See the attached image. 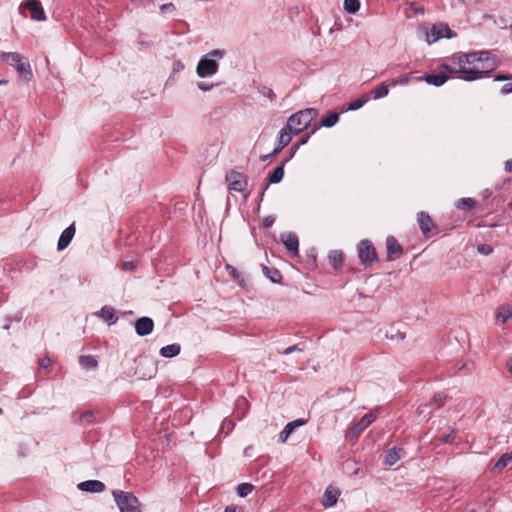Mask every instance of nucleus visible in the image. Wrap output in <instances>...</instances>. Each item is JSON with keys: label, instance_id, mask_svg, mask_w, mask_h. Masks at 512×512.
<instances>
[{"label": "nucleus", "instance_id": "nucleus-44", "mask_svg": "<svg viewBox=\"0 0 512 512\" xmlns=\"http://www.w3.org/2000/svg\"><path fill=\"white\" fill-rule=\"evenodd\" d=\"M218 83H211V84H208V83H205V82H198L197 83V87L201 90V91H210L211 89H213L215 86H217Z\"/></svg>", "mask_w": 512, "mask_h": 512}, {"label": "nucleus", "instance_id": "nucleus-41", "mask_svg": "<svg viewBox=\"0 0 512 512\" xmlns=\"http://www.w3.org/2000/svg\"><path fill=\"white\" fill-rule=\"evenodd\" d=\"M477 251L482 255H489L493 252V249L490 245L480 244L477 247Z\"/></svg>", "mask_w": 512, "mask_h": 512}, {"label": "nucleus", "instance_id": "nucleus-37", "mask_svg": "<svg viewBox=\"0 0 512 512\" xmlns=\"http://www.w3.org/2000/svg\"><path fill=\"white\" fill-rule=\"evenodd\" d=\"M456 433H457L456 428L449 427V433L441 436L440 441L445 444L451 443Z\"/></svg>", "mask_w": 512, "mask_h": 512}, {"label": "nucleus", "instance_id": "nucleus-55", "mask_svg": "<svg viewBox=\"0 0 512 512\" xmlns=\"http://www.w3.org/2000/svg\"><path fill=\"white\" fill-rule=\"evenodd\" d=\"M292 433V430H288L287 431V427L285 426L284 429L282 430V432L280 433V438L285 441L288 436Z\"/></svg>", "mask_w": 512, "mask_h": 512}, {"label": "nucleus", "instance_id": "nucleus-42", "mask_svg": "<svg viewBox=\"0 0 512 512\" xmlns=\"http://www.w3.org/2000/svg\"><path fill=\"white\" fill-rule=\"evenodd\" d=\"M365 104V100L358 98L352 102L349 103V109L350 110H358Z\"/></svg>", "mask_w": 512, "mask_h": 512}, {"label": "nucleus", "instance_id": "nucleus-57", "mask_svg": "<svg viewBox=\"0 0 512 512\" xmlns=\"http://www.w3.org/2000/svg\"><path fill=\"white\" fill-rule=\"evenodd\" d=\"M505 170L512 172V159L505 162Z\"/></svg>", "mask_w": 512, "mask_h": 512}, {"label": "nucleus", "instance_id": "nucleus-18", "mask_svg": "<svg viewBox=\"0 0 512 512\" xmlns=\"http://www.w3.org/2000/svg\"><path fill=\"white\" fill-rule=\"evenodd\" d=\"M340 495V492L337 488L328 486L324 492L323 498H322V505L325 508L332 507L336 504L338 497Z\"/></svg>", "mask_w": 512, "mask_h": 512}, {"label": "nucleus", "instance_id": "nucleus-52", "mask_svg": "<svg viewBox=\"0 0 512 512\" xmlns=\"http://www.w3.org/2000/svg\"><path fill=\"white\" fill-rule=\"evenodd\" d=\"M511 79H512L511 74H497L494 77L495 81H507V80H511Z\"/></svg>", "mask_w": 512, "mask_h": 512}, {"label": "nucleus", "instance_id": "nucleus-50", "mask_svg": "<svg viewBox=\"0 0 512 512\" xmlns=\"http://www.w3.org/2000/svg\"><path fill=\"white\" fill-rule=\"evenodd\" d=\"M38 364H39L40 368H44L45 369V368L50 366L51 360L48 357H43V358L39 359Z\"/></svg>", "mask_w": 512, "mask_h": 512}, {"label": "nucleus", "instance_id": "nucleus-7", "mask_svg": "<svg viewBox=\"0 0 512 512\" xmlns=\"http://www.w3.org/2000/svg\"><path fill=\"white\" fill-rule=\"evenodd\" d=\"M358 256L365 267H370L378 262L376 250L369 240H361L358 244Z\"/></svg>", "mask_w": 512, "mask_h": 512}, {"label": "nucleus", "instance_id": "nucleus-48", "mask_svg": "<svg viewBox=\"0 0 512 512\" xmlns=\"http://www.w3.org/2000/svg\"><path fill=\"white\" fill-rule=\"evenodd\" d=\"M275 222V217L272 216V215H269V216H266L264 219H263V227L264 228H270L273 226Z\"/></svg>", "mask_w": 512, "mask_h": 512}, {"label": "nucleus", "instance_id": "nucleus-14", "mask_svg": "<svg viewBox=\"0 0 512 512\" xmlns=\"http://www.w3.org/2000/svg\"><path fill=\"white\" fill-rule=\"evenodd\" d=\"M280 238L285 245L286 250L291 254V256L298 255L299 239L295 233H284L281 234Z\"/></svg>", "mask_w": 512, "mask_h": 512}, {"label": "nucleus", "instance_id": "nucleus-11", "mask_svg": "<svg viewBox=\"0 0 512 512\" xmlns=\"http://www.w3.org/2000/svg\"><path fill=\"white\" fill-rule=\"evenodd\" d=\"M376 419V415L372 412L365 414L357 423H355L348 431V436L358 438L361 433L369 427Z\"/></svg>", "mask_w": 512, "mask_h": 512}, {"label": "nucleus", "instance_id": "nucleus-8", "mask_svg": "<svg viewBox=\"0 0 512 512\" xmlns=\"http://www.w3.org/2000/svg\"><path fill=\"white\" fill-rule=\"evenodd\" d=\"M456 37V33L449 28L447 24L436 23L426 32V41L432 44L441 38L451 39Z\"/></svg>", "mask_w": 512, "mask_h": 512}, {"label": "nucleus", "instance_id": "nucleus-46", "mask_svg": "<svg viewBox=\"0 0 512 512\" xmlns=\"http://www.w3.org/2000/svg\"><path fill=\"white\" fill-rule=\"evenodd\" d=\"M264 96L268 97L271 101L275 100L276 94L273 92L272 89L268 87H263L260 91Z\"/></svg>", "mask_w": 512, "mask_h": 512}, {"label": "nucleus", "instance_id": "nucleus-43", "mask_svg": "<svg viewBox=\"0 0 512 512\" xmlns=\"http://www.w3.org/2000/svg\"><path fill=\"white\" fill-rule=\"evenodd\" d=\"M176 10V7L173 3H165V4H162L160 6V11L163 13V14H166V13H172Z\"/></svg>", "mask_w": 512, "mask_h": 512}, {"label": "nucleus", "instance_id": "nucleus-35", "mask_svg": "<svg viewBox=\"0 0 512 512\" xmlns=\"http://www.w3.org/2000/svg\"><path fill=\"white\" fill-rule=\"evenodd\" d=\"M446 398H447L446 394H444L442 392H438V393L434 394L432 403L435 404L437 408H441L444 406Z\"/></svg>", "mask_w": 512, "mask_h": 512}, {"label": "nucleus", "instance_id": "nucleus-25", "mask_svg": "<svg viewBox=\"0 0 512 512\" xmlns=\"http://www.w3.org/2000/svg\"><path fill=\"white\" fill-rule=\"evenodd\" d=\"M79 364L85 370L96 369L98 360L93 355H82L79 357Z\"/></svg>", "mask_w": 512, "mask_h": 512}, {"label": "nucleus", "instance_id": "nucleus-31", "mask_svg": "<svg viewBox=\"0 0 512 512\" xmlns=\"http://www.w3.org/2000/svg\"><path fill=\"white\" fill-rule=\"evenodd\" d=\"M512 461V453L503 454L494 464L495 470H502Z\"/></svg>", "mask_w": 512, "mask_h": 512}, {"label": "nucleus", "instance_id": "nucleus-59", "mask_svg": "<svg viewBox=\"0 0 512 512\" xmlns=\"http://www.w3.org/2000/svg\"><path fill=\"white\" fill-rule=\"evenodd\" d=\"M224 512H236V507H234V506H227L225 508Z\"/></svg>", "mask_w": 512, "mask_h": 512}, {"label": "nucleus", "instance_id": "nucleus-40", "mask_svg": "<svg viewBox=\"0 0 512 512\" xmlns=\"http://www.w3.org/2000/svg\"><path fill=\"white\" fill-rule=\"evenodd\" d=\"M80 419L82 422L91 424L94 421V413L92 411H85L81 414Z\"/></svg>", "mask_w": 512, "mask_h": 512}, {"label": "nucleus", "instance_id": "nucleus-27", "mask_svg": "<svg viewBox=\"0 0 512 512\" xmlns=\"http://www.w3.org/2000/svg\"><path fill=\"white\" fill-rule=\"evenodd\" d=\"M262 271H263L264 275L271 280V282L281 283L282 274L278 269L263 266Z\"/></svg>", "mask_w": 512, "mask_h": 512}, {"label": "nucleus", "instance_id": "nucleus-58", "mask_svg": "<svg viewBox=\"0 0 512 512\" xmlns=\"http://www.w3.org/2000/svg\"><path fill=\"white\" fill-rule=\"evenodd\" d=\"M430 404L421 405L417 408V413L420 415L425 412V408L428 407Z\"/></svg>", "mask_w": 512, "mask_h": 512}, {"label": "nucleus", "instance_id": "nucleus-12", "mask_svg": "<svg viewBox=\"0 0 512 512\" xmlns=\"http://www.w3.org/2000/svg\"><path fill=\"white\" fill-rule=\"evenodd\" d=\"M496 64L495 61L490 56V60L488 62H473L471 64H465L466 71H476L477 75H479V79L487 76L494 68Z\"/></svg>", "mask_w": 512, "mask_h": 512}, {"label": "nucleus", "instance_id": "nucleus-45", "mask_svg": "<svg viewBox=\"0 0 512 512\" xmlns=\"http://www.w3.org/2000/svg\"><path fill=\"white\" fill-rule=\"evenodd\" d=\"M318 127H319V126L315 125V126L313 127V129H312L311 133H310V134H306V135L302 136V137L300 138V140H299L296 144H299V147H300V146H302V145H305V144L308 142V140H309V138H310V135H311V134H314V133L316 132V130L318 129Z\"/></svg>", "mask_w": 512, "mask_h": 512}, {"label": "nucleus", "instance_id": "nucleus-51", "mask_svg": "<svg viewBox=\"0 0 512 512\" xmlns=\"http://www.w3.org/2000/svg\"><path fill=\"white\" fill-rule=\"evenodd\" d=\"M136 263L133 261H125L123 263V269L126 271H133L136 268Z\"/></svg>", "mask_w": 512, "mask_h": 512}, {"label": "nucleus", "instance_id": "nucleus-38", "mask_svg": "<svg viewBox=\"0 0 512 512\" xmlns=\"http://www.w3.org/2000/svg\"><path fill=\"white\" fill-rule=\"evenodd\" d=\"M306 423H307L306 419H296L294 421H291L286 424L287 431L291 429L293 432L297 427L305 425Z\"/></svg>", "mask_w": 512, "mask_h": 512}, {"label": "nucleus", "instance_id": "nucleus-2", "mask_svg": "<svg viewBox=\"0 0 512 512\" xmlns=\"http://www.w3.org/2000/svg\"><path fill=\"white\" fill-rule=\"evenodd\" d=\"M318 110L316 108H306L292 114L284 126L294 135L300 134L306 130L311 122L318 116Z\"/></svg>", "mask_w": 512, "mask_h": 512}, {"label": "nucleus", "instance_id": "nucleus-26", "mask_svg": "<svg viewBox=\"0 0 512 512\" xmlns=\"http://www.w3.org/2000/svg\"><path fill=\"white\" fill-rule=\"evenodd\" d=\"M181 351V347L179 344H170L162 347L160 349V355L164 358H172L177 356Z\"/></svg>", "mask_w": 512, "mask_h": 512}, {"label": "nucleus", "instance_id": "nucleus-53", "mask_svg": "<svg viewBox=\"0 0 512 512\" xmlns=\"http://www.w3.org/2000/svg\"><path fill=\"white\" fill-rule=\"evenodd\" d=\"M278 154V152H275V149L271 152V153H268V154H265V155H262L260 157V160L265 162V161H268V160H271L273 157H275L276 155Z\"/></svg>", "mask_w": 512, "mask_h": 512}, {"label": "nucleus", "instance_id": "nucleus-24", "mask_svg": "<svg viewBox=\"0 0 512 512\" xmlns=\"http://www.w3.org/2000/svg\"><path fill=\"white\" fill-rule=\"evenodd\" d=\"M328 259H329V263L335 270L342 268L343 262H344V257H343V253L341 251H339V250L330 251L329 255H328Z\"/></svg>", "mask_w": 512, "mask_h": 512}, {"label": "nucleus", "instance_id": "nucleus-3", "mask_svg": "<svg viewBox=\"0 0 512 512\" xmlns=\"http://www.w3.org/2000/svg\"><path fill=\"white\" fill-rule=\"evenodd\" d=\"M225 56V51L221 49H214L205 54L197 64L196 73L200 78L211 77L217 73L219 63L216 59H222Z\"/></svg>", "mask_w": 512, "mask_h": 512}, {"label": "nucleus", "instance_id": "nucleus-5", "mask_svg": "<svg viewBox=\"0 0 512 512\" xmlns=\"http://www.w3.org/2000/svg\"><path fill=\"white\" fill-rule=\"evenodd\" d=\"M112 494L121 512H140L139 501L131 492L113 490Z\"/></svg>", "mask_w": 512, "mask_h": 512}, {"label": "nucleus", "instance_id": "nucleus-17", "mask_svg": "<svg viewBox=\"0 0 512 512\" xmlns=\"http://www.w3.org/2000/svg\"><path fill=\"white\" fill-rule=\"evenodd\" d=\"M78 489L84 492L100 493L105 490V484L99 480H87L77 485Z\"/></svg>", "mask_w": 512, "mask_h": 512}, {"label": "nucleus", "instance_id": "nucleus-47", "mask_svg": "<svg viewBox=\"0 0 512 512\" xmlns=\"http://www.w3.org/2000/svg\"><path fill=\"white\" fill-rule=\"evenodd\" d=\"M298 149H299V144L294 143L291 146V148L289 149L288 157L283 162L287 163L289 160H291L294 157V155L296 154Z\"/></svg>", "mask_w": 512, "mask_h": 512}, {"label": "nucleus", "instance_id": "nucleus-28", "mask_svg": "<svg viewBox=\"0 0 512 512\" xmlns=\"http://www.w3.org/2000/svg\"><path fill=\"white\" fill-rule=\"evenodd\" d=\"M477 205V202L473 198H460L456 202V207L460 210L470 211L473 210Z\"/></svg>", "mask_w": 512, "mask_h": 512}, {"label": "nucleus", "instance_id": "nucleus-36", "mask_svg": "<svg viewBox=\"0 0 512 512\" xmlns=\"http://www.w3.org/2000/svg\"><path fill=\"white\" fill-rule=\"evenodd\" d=\"M410 81V75L409 74H403L397 78H393L390 81V85L397 86V85H405Z\"/></svg>", "mask_w": 512, "mask_h": 512}, {"label": "nucleus", "instance_id": "nucleus-56", "mask_svg": "<svg viewBox=\"0 0 512 512\" xmlns=\"http://www.w3.org/2000/svg\"><path fill=\"white\" fill-rule=\"evenodd\" d=\"M511 92H512V83L505 84L501 88V93L502 94H508V93H511Z\"/></svg>", "mask_w": 512, "mask_h": 512}, {"label": "nucleus", "instance_id": "nucleus-4", "mask_svg": "<svg viewBox=\"0 0 512 512\" xmlns=\"http://www.w3.org/2000/svg\"><path fill=\"white\" fill-rule=\"evenodd\" d=\"M1 58L8 65L14 67L26 80L33 78V72L29 61L17 52H3Z\"/></svg>", "mask_w": 512, "mask_h": 512}, {"label": "nucleus", "instance_id": "nucleus-22", "mask_svg": "<svg viewBox=\"0 0 512 512\" xmlns=\"http://www.w3.org/2000/svg\"><path fill=\"white\" fill-rule=\"evenodd\" d=\"M292 132H290L287 128L283 127L279 133L278 144L275 147V152L280 153L292 140Z\"/></svg>", "mask_w": 512, "mask_h": 512}, {"label": "nucleus", "instance_id": "nucleus-39", "mask_svg": "<svg viewBox=\"0 0 512 512\" xmlns=\"http://www.w3.org/2000/svg\"><path fill=\"white\" fill-rule=\"evenodd\" d=\"M225 269L227 271V273L235 280H239L240 279V273L238 272V270L230 265V264H226L225 266Z\"/></svg>", "mask_w": 512, "mask_h": 512}, {"label": "nucleus", "instance_id": "nucleus-61", "mask_svg": "<svg viewBox=\"0 0 512 512\" xmlns=\"http://www.w3.org/2000/svg\"><path fill=\"white\" fill-rule=\"evenodd\" d=\"M509 372L512 375V359H510V361H509Z\"/></svg>", "mask_w": 512, "mask_h": 512}, {"label": "nucleus", "instance_id": "nucleus-64", "mask_svg": "<svg viewBox=\"0 0 512 512\" xmlns=\"http://www.w3.org/2000/svg\"><path fill=\"white\" fill-rule=\"evenodd\" d=\"M470 512H475L474 510L470 511Z\"/></svg>", "mask_w": 512, "mask_h": 512}, {"label": "nucleus", "instance_id": "nucleus-32", "mask_svg": "<svg viewBox=\"0 0 512 512\" xmlns=\"http://www.w3.org/2000/svg\"><path fill=\"white\" fill-rule=\"evenodd\" d=\"M344 9L349 14H355L360 9V1L344 0Z\"/></svg>", "mask_w": 512, "mask_h": 512}, {"label": "nucleus", "instance_id": "nucleus-13", "mask_svg": "<svg viewBox=\"0 0 512 512\" xmlns=\"http://www.w3.org/2000/svg\"><path fill=\"white\" fill-rule=\"evenodd\" d=\"M386 249L388 261L399 259L403 254L402 246L394 236H388L386 238Z\"/></svg>", "mask_w": 512, "mask_h": 512}, {"label": "nucleus", "instance_id": "nucleus-1", "mask_svg": "<svg viewBox=\"0 0 512 512\" xmlns=\"http://www.w3.org/2000/svg\"><path fill=\"white\" fill-rule=\"evenodd\" d=\"M491 53L489 51H477L471 53H455L445 62L440 65V68L450 74L462 75L460 78L464 81L470 82L479 79L476 71H466L465 64H471L473 62H488L490 60Z\"/></svg>", "mask_w": 512, "mask_h": 512}, {"label": "nucleus", "instance_id": "nucleus-60", "mask_svg": "<svg viewBox=\"0 0 512 512\" xmlns=\"http://www.w3.org/2000/svg\"><path fill=\"white\" fill-rule=\"evenodd\" d=\"M226 425H231V421H224L222 423V429H224L226 427Z\"/></svg>", "mask_w": 512, "mask_h": 512}, {"label": "nucleus", "instance_id": "nucleus-30", "mask_svg": "<svg viewBox=\"0 0 512 512\" xmlns=\"http://www.w3.org/2000/svg\"><path fill=\"white\" fill-rule=\"evenodd\" d=\"M340 115L338 112H330L327 116L322 117L321 126L332 127L339 121Z\"/></svg>", "mask_w": 512, "mask_h": 512}, {"label": "nucleus", "instance_id": "nucleus-63", "mask_svg": "<svg viewBox=\"0 0 512 512\" xmlns=\"http://www.w3.org/2000/svg\"><path fill=\"white\" fill-rule=\"evenodd\" d=\"M2 412H3V410H2V408H0V414H2Z\"/></svg>", "mask_w": 512, "mask_h": 512}, {"label": "nucleus", "instance_id": "nucleus-9", "mask_svg": "<svg viewBox=\"0 0 512 512\" xmlns=\"http://www.w3.org/2000/svg\"><path fill=\"white\" fill-rule=\"evenodd\" d=\"M417 222L425 237H431L437 233V226L427 212L420 211L417 214Z\"/></svg>", "mask_w": 512, "mask_h": 512}, {"label": "nucleus", "instance_id": "nucleus-49", "mask_svg": "<svg viewBox=\"0 0 512 512\" xmlns=\"http://www.w3.org/2000/svg\"><path fill=\"white\" fill-rule=\"evenodd\" d=\"M295 351H302V348H300L298 345H292L284 349L281 353L283 355H289Z\"/></svg>", "mask_w": 512, "mask_h": 512}, {"label": "nucleus", "instance_id": "nucleus-19", "mask_svg": "<svg viewBox=\"0 0 512 512\" xmlns=\"http://www.w3.org/2000/svg\"><path fill=\"white\" fill-rule=\"evenodd\" d=\"M420 79L424 80L429 85L440 87L446 83V81L449 79V76L441 72L436 74H426Z\"/></svg>", "mask_w": 512, "mask_h": 512}, {"label": "nucleus", "instance_id": "nucleus-21", "mask_svg": "<svg viewBox=\"0 0 512 512\" xmlns=\"http://www.w3.org/2000/svg\"><path fill=\"white\" fill-rule=\"evenodd\" d=\"M97 316L103 319L109 326L115 324L118 320L114 308L110 306H103L97 313Z\"/></svg>", "mask_w": 512, "mask_h": 512}, {"label": "nucleus", "instance_id": "nucleus-33", "mask_svg": "<svg viewBox=\"0 0 512 512\" xmlns=\"http://www.w3.org/2000/svg\"><path fill=\"white\" fill-rule=\"evenodd\" d=\"M389 92L388 86L383 82L376 86L372 93L375 99H380L382 97H385Z\"/></svg>", "mask_w": 512, "mask_h": 512}, {"label": "nucleus", "instance_id": "nucleus-15", "mask_svg": "<svg viewBox=\"0 0 512 512\" xmlns=\"http://www.w3.org/2000/svg\"><path fill=\"white\" fill-rule=\"evenodd\" d=\"M154 329V321L150 317H140L135 322V331L138 336H146L152 333Z\"/></svg>", "mask_w": 512, "mask_h": 512}, {"label": "nucleus", "instance_id": "nucleus-10", "mask_svg": "<svg viewBox=\"0 0 512 512\" xmlns=\"http://www.w3.org/2000/svg\"><path fill=\"white\" fill-rule=\"evenodd\" d=\"M228 188L237 192H243L247 186V177L240 172L230 171L226 175Z\"/></svg>", "mask_w": 512, "mask_h": 512}, {"label": "nucleus", "instance_id": "nucleus-54", "mask_svg": "<svg viewBox=\"0 0 512 512\" xmlns=\"http://www.w3.org/2000/svg\"><path fill=\"white\" fill-rule=\"evenodd\" d=\"M292 433V430H288L287 431V427L285 426L284 429L282 430V432L280 433V438L285 441L288 436Z\"/></svg>", "mask_w": 512, "mask_h": 512}, {"label": "nucleus", "instance_id": "nucleus-6", "mask_svg": "<svg viewBox=\"0 0 512 512\" xmlns=\"http://www.w3.org/2000/svg\"><path fill=\"white\" fill-rule=\"evenodd\" d=\"M24 9L30 12V18L34 21L40 22L47 19L40 0H26L20 4L19 14L26 18L27 15L24 13Z\"/></svg>", "mask_w": 512, "mask_h": 512}, {"label": "nucleus", "instance_id": "nucleus-34", "mask_svg": "<svg viewBox=\"0 0 512 512\" xmlns=\"http://www.w3.org/2000/svg\"><path fill=\"white\" fill-rule=\"evenodd\" d=\"M253 485L250 483H241L237 486L236 491L239 497H246L253 490Z\"/></svg>", "mask_w": 512, "mask_h": 512}, {"label": "nucleus", "instance_id": "nucleus-62", "mask_svg": "<svg viewBox=\"0 0 512 512\" xmlns=\"http://www.w3.org/2000/svg\"><path fill=\"white\" fill-rule=\"evenodd\" d=\"M5 83H7V81H6V80H0V85H3V84H5Z\"/></svg>", "mask_w": 512, "mask_h": 512}, {"label": "nucleus", "instance_id": "nucleus-16", "mask_svg": "<svg viewBox=\"0 0 512 512\" xmlns=\"http://www.w3.org/2000/svg\"><path fill=\"white\" fill-rule=\"evenodd\" d=\"M75 231L76 230H75L74 223H72L70 226H68L67 228H65L62 231L60 238L58 240V244H57L58 251H62L66 247H68V245L71 243V241L75 235Z\"/></svg>", "mask_w": 512, "mask_h": 512}, {"label": "nucleus", "instance_id": "nucleus-29", "mask_svg": "<svg viewBox=\"0 0 512 512\" xmlns=\"http://www.w3.org/2000/svg\"><path fill=\"white\" fill-rule=\"evenodd\" d=\"M512 317V309L509 306H500L498 308L496 319L498 322L506 323Z\"/></svg>", "mask_w": 512, "mask_h": 512}, {"label": "nucleus", "instance_id": "nucleus-20", "mask_svg": "<svg viewBox=\"0 0 512 512\" xmlns=\"http://www.w3.org/2000/svg\"><path fill=\"white\" fill-rule=\"evenodd\" d=\"M284 165L285 162H282L281 165L277 166L271 173L268 174L266 181L267 184H277L281 182V180L284 177ZM268 185L265 186L264 190L267 189ZM264 195V192H262L261 196Z\"/></svg>", "mask_w": 512, "mask_h": 512}, {"label": "nucleus", "instance_id": "nucleus-23", "mask_svg": "<svg viewBox=\"0 0 512 512\" xmlns=\"http://www.w3.org/2000/svg\"><path fill=\"white\" fill-rule=\"evenodd\" d=\"M403 452V449L393 447L389 450H387L385 454L384 464L387 466L394 465L397 461L401 458V453Z\"/></svg>", "mask_w": 512, "mask_h": 512}]
</instances>
